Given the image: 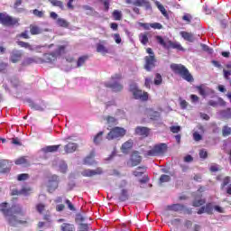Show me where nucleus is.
Listing matches in <instances>:
<instances>
[{
    "instance_id": "obj_1",
    "label": "nucleus",
    "mask_w": 231,
    "mask_h": 231,
    "mask_svg": "<svg viewBox=\"0 0 231 231\" xmlns=\"http://www.w3.org/2000/svg\"><path fill=\"white\" fill-rule=\"evenodd\" d=\"M0 212H2L10 226L28 225L30 221V217H28L20 219L17 217V216H24V209H23V206L19 204H15L11 208H8V203L3 202L0 204Z\"/></svg>"
},
{
    "instance_id": "obj_2",
    "label": "nucleus",
    "mask_w": 231,
    "mask_h": 231,
    "mask_svg": "<svg viewBox=\"0 0 231 231\" xmlns=\"http://www.w3.org/2000/svg\"><path fill=\"white\" fill-rule=\"evenodd\" d=\"M171 69L175 73V75H180L183 80L186 82H192L194 80V77L189 71V69L181 64L173 63L171 65Z\"/></svg>"
},
{
    "instance_id": "obj_3",
    "label": "nucleus",
    "mask_w": 231,
    "mask_h": 231,
    "mask_svg": "<svg viewBox=\"0 0 231 231\" xmlns=\"http://www.w3.org/2000/svg\"><path fill=\"white\" fill-rule=\"evenodd\" d=\"M21 20L17 17H14L8 14L6 12L0 13V24L2 26H7L8 28H14V26H19Z\"/></svg>"
},
{
    "instance_id": "obj_4",
    "label": "nucleus",
    "mask_w": 231,
    "mask_h": 231,
    "mask_svg": "<svg viewBox=\"0 0 231 231\" xmlns=\"http://www.w3.org/2000/svg\"><path fill=\"white\" fill-rule=\"evenodd\" d=\"M157 42L163 46L166 50H178V51H185V49L181 46V44L178 42L167 41L163 40V37L157 35L155 37Z\"/></svg>"
},
{
    "instance_id": "obj_5",
    "label": "nucleus",
    "mask_w": 231,
    "mask_h": 231,
    "mask_svg": "<svg viewBox=\"0 0 231 231\" xmlns=\"http://www.w3.org/2000/svg\"><path fill=\"white\" fill-rule=\"evenodd\" d=\"M130 91L135 100H142V102L149 100V93L142 91L136 85L130 86Z\"/></svg>"
},
{
    "instance_id": "obj_6",
    "label": "nucleus",
    "mask_w": 231,
    "mask_h": 231,
    "mask_svg": "<svg viewBox=\"0 0 231 231\" xmlns=\"http://www.w3.org/2000/svg\"><path fill=\"white\" fill-rule=\"evenodd\" d=\"M126 131L123 127L116 126L106 134V140H116L125 136Z\"/></svg>"
},
{
    "instance_id": "obj_7",
    "label": "nucleus",
    "mask_w": 231,
    "mask_h": 231,
    "mask_svg": "<svg viewBox=\"0 0 231 231\" xmlns=\"http://www.w3.org/2000/svg\"><path fill=\"white\" fill-rule=\"evenodd\" d=\"M156 56H145L143 68L146 71H152L156 68Z\"/></svg>"
},
{
    "instance_id": "obj_8",
    "label": "nucleus",
    "mask_w": 231,
    "mask_h": 231,
    "mask_svg": "<svg viewBox=\"0 0 231 231\" xmlns=\"http://www.w3.org/2000/svg\"><path fill=\"white\" fill-rule=\"evenodd\" d=\"M104 174V169L97 167L95 170L86 169L81 172V176L84 178H93V176H102Z\"/></svg>"
},
{
    "instance_id": "obj_9",
    "label": "nucleus",
    "mask_w": 231,
    "mask_h": 231,
    "mask_svg": "<svg viewBox=\"0 0 231 231\" xmlns=\"http://www.w3.org/2000/svg\"><path fill=\"white\" fill-rule=\"evenodd\" d=\"M23 59V51L19 50H13L10 54V61L13 62V64H17Z\"/></svg>"
},
{
    "instance_id": "obj_10",
    "label": "nucleus",
    "mask_w": 231,
    "mask_h": 231,
    "mask_svg": "<svg viewBox=\"0 0 231 231\" xmlns=\"http://www.w3.org/2000/svg\"><path fill=\"white\" fill-rule=\"evenodd\" d=\"M150 133H151V129L145 126H137L135 128V134H137L138 136H143V138H147Z\"/></svg>"
},
{
    "instance_id": "obj_11",
    "label": "nucleus",
    "mask_w": 231,
    "mask_h": 231,
    "mask_svg": "<svg viewBox=\"0 0 231 231\" xmlns=\"http://www.w3.org/2000/svg\"><path fill=\"white\" fill-rule=\"evenodd\" d=\"M131 163L132 167H136L137 165H140L142 163V156H140V153L138 152H134L131 156Z\"/></svg>"
},
{
    "instance_id": "obj_12",
    "label": "nucleus",
    "mask_w": 231,
    "mask_h": 231,
    "mask_svg": "<svg viewBox=\"0 0 231 231\" xmlns=\"http://www.w3.org/2000/svg\"><path fill=\"white\" fill-rule=\"evenodd\" d=\"M77 149H79V144L77 143H68L64 146L65 154H71V153L75 152V151H77Z\"/></svg>"
},
{
    "instance_id": "obj_13",
    "label": "nucleus",
    "mask_w": 231,
    "mask_h": 231,
    "mask_svg": "<svg viewBox=\"0 0 231 231\" xmlns=\"http://www.w3.org/2000/svg\"><path fill=\"white\" fill-rule=\"evenodd\" d=\"M106 88H110V89H112V91H115L116 93H118L120 91H122V89H124V85L120 84V83H106Z\"/></svg>"
},
{
    "instance_id": "obj_14",
    "label": "nucleus",
    "mask_w": 231,
    "mask_h": 231,
    "mask_svg": "<svg viewBox=\"0 0 231 231\" xmlns=\"http://www.w3.org/2000/svg\"><path fill=\"white\" fill-rule=\"evenodd\" d=\"M56 180H50L49 185H48V191L49 192H55L57 189H59V181L57 180L59 179L58 176L53 177Z\"/></svg>"
},
{
    "instance_id": "obj_15",
    "label": "nucleus",
    "mask_w": 231,
    "mask_h": 231,
    "mask_svg": "<svg viewBox=\"0 0 231 231\" xmlns=\"http://www.w3.org/2000/svg\"><path fill=\"white\" fill-rule=\"evenodd\" d=\"M54 60H57V56L55 52L45 53L41 60L42 62H53Z\"/></svg>"
},
{
    "instance_id": "obj_16",
    "label": "nucleus",
    "mask_w": 231,
    "mask_h": 231,
    "mask_svg": "<svg viewBox=\"0 0 231 231\" xmlns=\"http://www.w3.org/2000/svg\"><path fill=\"white\" fill-rule=\"evenodd\" d=\"M180 35L184 41H187L188 42H194L196 41V38L194 37V33L188 32L185 31L180 32Z\"/></svg>"
},
{
    "instance_id": "obj_17",
    "label": "nucleus",
    "mask_w": 231,
    "mask_h": 231,
    "mask_svg": "<svg viewBox=\"0 0 231 231\" xmlns=\"http://www.w3.org/2000/svg\"><path fill=\"white\" fill-rule=\"evenodd\" d=\"M10 171V167H8V160L0 161V174H6Z\"/></svg>"
},
{
    "instance_id": "obj_18",
    "label": "nucleus",
    "mask_w": 231,
    "mask_h": 231,
    "mask_svg": "<svg viewBox=\"0 0 231 231\" xmlns=\"http://www.w3.org/2000/svg\"><path fill=\"white\" fill-rule=\"evenodd\" d=\"M95 158V151L90 152V153L84 159L85 165H95L97 162L94 160Z\"/></svg>"
},
{
    "instance_id": "obj_19",
    "label": "nucleus",
    "mask_w": 231,
    "mask_h": 231,
    "mask_svg": "<svg viewBox=\"0 0 231 231\" xmlns=\"http://www.w3.org/2000/svg\"><path fill=\"white\" fill-rule=\"evenodd\" d=\"M153 148L155 149V152L157 153V156L160 154H165V152H167L166 143L156 144Z\"/></svg>"
},
{
    "instance_id": "obj_20",
    "label": "nucleus",
    "mask_w": 231,
    "mask_h": 231,
    "mask_svg": "<svg viewBox=\"0 0 231 231\" xmlns=\"http://www.w3.org/2000/svg\"><path fill=\"white\" fill-rule=\"evenodd\" d=\"M134 6H145L149 10L151 8V3L149 0H135L133 2Z\"/></svg>"
},
{
    "instance_id": "obj_21",
    "label": "nucleus",
    "mask_w": 231,
    "mask_h": 231,
    "mask_svg": "<svg viewBox=\"0 0 231 231\" xmlns=\"http://www.w3.org/2000/svg\"><path fill=\"white\" fill-rule=\"evenodd\" d=\"M169 210H172L173 212H183L185 210V205L182 204H172L168 206Z\"/></svg>"
},
{
    "instance_id": "obj_22",
    "label": "nucleus",
    "mask_w": 231,
    "mask_h": 231,
    "mask_svg": "<svg viewBox=\"0 0 231 231\" xmlns=\"http://www.w3.org/2000/svg\"><path fill=\"white\" fill-rule=\"evenodd\" d=\"M29 106L32 109H34L35 111H44V109H46V103H44V101H42L41 105L31 102Z\"/></svg>"
},
{
    "instance_id": "obj_23",
    "label": "nucleus",
    "mask_w": 231,
    "mask_h": 231,
    "mask_svg": "<svg viewBox=\"0 0 231 231\" xmlns=\"http://www.w3.org/2000/svg\"><path fill=\"white\" fill-rule=\"evenodd\" d=\"M15 165H24V167H29L30 162L26 159V156H22L14 161Z\"/></svg>"
},
{
    "instance_id": "obj_24",
    "label": "nucleus",
    "mask_w": 231,
    "mask_h": 231,
    "mask_svg": "<svg viewBox=\"0 0 231 231\" xmlns=\"http://www.w3.org/2000/svg\"><path fill=\"white\" fill-rule=\"evenodd\" d=\"M68 48V44L66 45H59L57 50L54 51L56 57H60V55L66 54V49Z\"/></svg>"
},
{
    "instance_id": "obj_25",
    "label": "nucleus",
    "mask_w": 231,
    "mask_h": 231,
    "mask_svg": "<svg viewBox=\"0 0 231 231\" xmlns=\"http://www.w3.org/2000/svg\"><path fill=\"white\" fill-rule=\"evenodd\" d=\"M97 53H101V55H107V53H109V49L105 47V45L102 43H97Z\"/></svg>"
},
{
    "instance_id": "obj_26",
    "label": "nucleus",
    "mask_w": 231,
    "mask_h": 231,
    "mask_svg": "<svg viewBox=\"0 0 231 231\" xmlns=\"http://www.w3.org/2000/svg\"><path fill=\"white\" fill-rule=\"evenodd\" d=\"M89 60V55H83L80 56L77 60V68H82L84 64H86V61Z\"/></svg>"
},
{
    "instance_id": "obj_27",
    "label": "nucleus",
    "mask_w": 231,
    "mask_h": 231,
    "mask_svg": "<svg viewBox=\"0 0 231 231\" xmlns=\"http://www.w3.org/2000/svg\"><path fill=\"white\" fill-rule=\"evenodd\" d=\"M60 149V144L49 145L42 149L43 152H57Z\"/></svg>"
},
{
    "instance_id": "obj_28",
    "label": "nucleus",
    "mask_w": 231,
    "mask_h": 231,
    "mask_svg": "<svg viewBox=\"0 0 231 231\" xmlns=\"http://www.w3.org/2000/svg\"><path fill=\"white\" fill-rule=\"evenodd\" d=\"M105 120L106 121L108 127H113L118 125V120L111 116H106Z\"/></svg>"
},
{
    "instance_id": "obj_29",
    "label": "nucleus",
    "mask_w": 231,
    "mask_h": 231,
    "mask_svg": "<svg viewBox=\"0 0 231 231\" xmlns=\"http://www.w3.org/2000/svg\"><path fill=\"white\" fill-rule=\"evenodd\" d=\"M119 201H127L129 199V193L126 189H123L118 196Z\"/></svg>"
},
{
    "instance_id": "obj_30",
    "label": "nucleus",
    "mask_w": 231,
    "mask_h": 231,
    "mask_svg": "<svg viewBox=\"0 0 231 231\" xmlns=\"http://www.w3.org/2000/svg\"><path fill=\"white\" fill-rule=\"evenodd\" d=\"M123 152H127L130 149H133V140L126 141L121 147Z\"/></svg>"
},
{
    "instance_id": "obj_31",
    "label": "nucleus",
    "mask_w": 231,
    "mask_h": 231,
    "mask_svg": "<svg viewBox=\"0 0 231 231\" xmlns=\"http://www.w3.org/2000/svg\"><path fill=\"white\" fill-rule=\"evenodd\" d=\"M42 32V31H41V28L37 25H33L31 24L30 25V33L31 35H39Z\"/></svg>"
},
{
    "instance_id": "obj_32",
    "label": "nucleus",
    "mask_w": 231,
    "mask_h": 231,
    "mask_svg": "<svg viewBox=\"0 0 231 231\" xmlns=\"http://www.w3.org/2000/svg\"><path fill=\"white\" fill-rule=\"evenodd\" d=\"M21 5H23V0H15L14 4V9L15 12H17V14H23V12L25 10L24 8H19Z\"/></svg>"
},
{
    "instance_id": "obj_33",
    "label": "nucleus",
    "mask_w": 231,
    "mask_h": 231,
    "mask_svg": "<svg viewBox=\"0 0 231 231\" xmlns=\"http://www.w3.org/2000/svg\"><path fill=\"white\" fill-rule=\"evenodd\" d=\"M56 23L60 28H69V22H67L64 18H58Z\"/></svg>"
},
{
    "instance_id": "obj_34",
    "label": "nucleus",
    "mask_w": 231,
    "mask_h": 231,
    "mask_svg": "<svg viewBox=\"0 0 231 231\" xmlns=\"http://www.w3.org/2000/svg\"><path fill=\"white\" fill-rule=\"evenodd\" d=\"M60 228L61 231H75V225L69 223H63Z\"/></svg>"
},
{
    "instance_id": "obj_35",
    "label": "nucleus",
    "mask_w": 231,
    "mask_h": 231,
    "mask_svg": "<svg viewBox=\"0 0 231 231\" xmlns=\"http://www.w3.org/2000/svg\"><path fill=\"white\" fill-rule=\"evenodd\" d=\"M49 3H51L52 6H57L60 10H64V2L60 0H49Z\"/></svg>"
},
{
    "instance_id": "obj_36",
    "label": "nucleus",
    "mask_w": 231,
    "mask_h": 231,
    "mask_svg": "<svg viewBox=\"0 0 231 231\" xmlns=\"http://www.w3.org/2000/svg\"><path fill=\"white\" fill-rule=\"evenodd\" d=\"M16 44L18 46H20V48H24L25 50H30L31 51H32V50H33V47H32V44H30V42L18 41V42H16Z\"/></svg>"
},
{
    "instance_id": "obj_37",
    "label": "nucleus",
    "mask_w": 231,
    "mask_h": 231,
    "mask_svg": "<svg viewBox=\"0 0 231 231\" xmlns=\"http://www.w3.org/2000/svg\"><path fill=\"white\" fill-rule=\"evenodd\" d=\"M102 136H104V132H102V131L97 133V134L95 135V137L93 139V143H95V145H99V143L103 140Z\"/></svg>"
},
{
    "instance_id": "obj_38",
    "label": "nucleus",
    "mask_w": 231,
    "mask_h": 231,
    "mask_svg": "<svg viewBox=\"0 0 231 231\" xmlns=\"http://www.w3.org/2000/svg\"><path fill=\"white\" fill-rule=\"evenodd\" d=\"M32 190V189L30 186H23V188L20 189V193L22 196H30Z\"/></svg>"
},
{
    "instance_id": "obj_39",
    "label": "nucleus",
    "mask_w": 231,
    "mask_h": 231,
    "mask_svg": "<svg viewBox=\"0 0 231 231\" xmlns=\"http://www.w3.org/2000/svg\"><path fill=\"white\" fill-rule=\"evenodd\" d=\"M112 17L114 21H122V11L114 10L112 13Z\"/></svg>"
},
{
    "instance_id": "obj_40",
    "label": "nucleus",
    "mask_w": 231,
    "mask_h": 231,
    "mask_svg": "<svg viewBox=\"0 0 231 231\" xmlns=\"http://www.w3.org/2000/svg\"><path fill=\"white\" fill-rule=\"evenodd\" d=\"M163 82V79L162 78V75L160 73L155 74V79L153 80V84L155 86H160Z\"/></svg>"
},
{
    "instance_id": "obj_41",
    "label": "nucleus",
    "mask_w": 231,
    "mask_h": 231,
    "mask_svg": "<svg viewBox=\"0 0 231 231\" xmlns=\"http://www.w3.org/2000/svg\"><path fill=\"white\" fill-rule=\"evenodd\" d=\"M140 42H142L144 46L149 42V37H147V33H141L139 35Z\"/></svg>"
},
{
    "instance_id": "obj_42",
    "label": "nucleus",
    "mask_w": 231,
    "mask_h": 231,
    "mask_svg": "<svg viewBox=\"0 0 231 231\" xmlns=\"http://www.w3.org/2000/svg\"><path fill=\"white\" fill-rule=\"evenodd\" d=\"M205 203H207V200L205 199H200L198 200H194L192 202V206L198 208V207H201V206L205 205Z\"/></svg>"
},
{
    "instance_id": "obj_43",
    "label": "nucleus",
    "mask_w": 231,
    "mask_h": 231,
    "mask_svg": "<svg viewBox=\"0 0 231 231\" xmlns=\"http://www.w3.org/2000/svg\"><path fill=\"white\" fill-rule=\"evenodd\" d=\"M231 134V127H229L228 125H225L222 128V135L223 136H230Z\"/></svg>"
},
{
    "instance_id": "obj_44",
    "label": "nucleus",
    "mask_w": 231,
    "mask_h": 231,
    "mask_svg": "<svg viewBox=\"0 0 231 231\" xmlns=\"http://www.w3.org/2000/svg\"><path fill=\"white\" fill-rule=\"evenodd\" d=\"M226 185H230V177L226 176L223 179V182L220 185L221 190L225 189Z\"/></svg>"
},
{
    "instance_id": "obj_45",
    "label": "nucleus",
    "mask_w": 231,
    "mask_h": 231,
    "mask_svg": "<svg viewBox=\"0 0 231 231\" xmlns=\"http://www.w3.org/2000/svg\"><path fill=\"white\" fill-rule=\"evenodd\" d=\"M205 209H206V214H209V215L214 214V206H212V203L206 204Z\"/></svg>"
},
{
    "instance_id": "obj_46",
    "label": "nucleus",
    "mask_w": 231,
    "mask_h": 231,
    "mask_svg": "<svg viewBox=\"0 0 231 231\" xmlns=\"http://www.w3.org/2000/svg\"><path fill=\"white\" fill-rule=\"evenodd\" d=\"M182 21H185L187 24H190V23H192V14H184L182 16Z\"/></svg>"
},
{
    "instance_id": "obj_47",
    "label": "nucleus",
    "mask_w": 231,
    "mask_h": 231,
    "mask_svg": "<svg viewBox=\"0 0 231 231\" xmlns=\"http://www.w3.org/2000/svg\"><path fill=\"white\" fill-rule=\"evenodd\" d=\"M159 181L160 183H168V181H171V176L162 174L161 175Z\"/></svg>"
},
{
    "instance_id": "obj_48",
    "label": "nucleus",
    "mask_w": 231,
    "mask_h": 231,
    "mask_svg": "<svg viewBox=\"0 0 231 231\" xmlns=\"http://www.w3.org/2000/svg\"><path fill=\"white\" fill-rule=\"evenodd\" d=\"M16 39H30V34H28V31H24L17 34Z\"/></svg>"
},
{
    "instance_id": "obj_49",
    "label": "nucleus",
    "mask_w": 231,
    "mask_h": 231,
    "mask_svg": "<svg viewBox=\"0 0 231 231\" xmlns=\"http://www.w3.org/2000/svg\"><path fill=\"white\" fill-rule=\"evenodd\" d=\"M30 178V175L28 173H22L17 176L18 181H26Z\"/></svg>"
},
{
    "instance_id": "obj_50",
    "label": "nucleus",
    "mask_w": 231,
    "mask_h": 231,
    "mask_svg": "<svg viewBox=\"0 0 231 231\" xmlns=\"http://www.w3.org/2000/svg\"><path fill=\"white\" fill-rule=\"evenodd\" d=\"M157 8L160 10V12L162 14V15H164V17H167L169 15L167 14V10L165 9V7L162 5L157 4Z\"/></svg>"
},
{
    "instance_id": "obj_51",
    "label": "nucleus",
    "mask_w": 231,
    "mask_h": 231,
    "mask_svg": "<svg viewBox=\"0 0 231 231\" xmlns=\"http://www.w3.org/2000/svg\"><path fill=\"white\" fill-rule=\"evenodd\" d=\"M32 14L33 15H35V17H39L40 19L44 17V12L39 11L38 9L32 10Z\"/></svg>"
},
{
    "instance_id": "obj_52",
    "label": "nucleus",
    "mask_w": 231,
    "mask_h": 231,
    "mask_svg": "<svg viewBox=\"0 0 231 231\" xmlns=\"http://www.w3.org/2000/svg\"><path fill=\"white\" fill-rule=\"evenodd\" d=\"M145 158H149V156H158V153H156V150L153 147V149L146 152V153H144Z\"/></svg>"
},
{
    "instance_id": "obj_53",
    "label": "nucleus",
    "mask_w": 231,
    "mask_h": 231,
    "mask_svg": "<svg viewBox=\"0 0 231 231\" xmlns=\"http://www.w3.org/2000/svg\"><path fill=\"white\" fill-rule=\"evenodd\" d=\"M199 158H202V160H207V158H208V152L205 149L200 150Z\"/></svg>"
},
{
    "instance_id": "obj_54",
    "label": "nucleus",
    "mask_w": 231,
    "mask_h": 231,
    "mask_svg": "<svg viewBox=\"0 0 231 231\" xmlns=\"http://www.w3.org/2000/svg\"><path fill=\"white\" fill-rule=\"evenodd\" d=\"M44 208H46V206L42 203H40L36 206V210L39 212V214H42V212H44Z\"/></svg>"
},
{
    "instance_id": "obj_55",
    "label": "nucleus",
    "mask_w": 231,
    "mask_h": 231,
    "mask_svg": "<svg viewBox=\"0 0 231 231\" xmlns=\"http://www.w3.org/2000/svg\"><path fill=\"white\" fill-rule=\"evenodd\" d=\"M200 46H201L203 51H207L208 53L214 52V51L212 49H210V47H208V45H207V44L201 43Z\"/></svg>"
},
{
    "instance_id": "obj_56",
    "label": "nucleus",
    "mask_w": 231,
    "mask_h": 231,
    "mask_svg": "<svg viewBox=\"0 0 231 231\" xmlns=\"http://www.w3.org/2000/svg\"><path fill=\"white\" fill-rule=\"evenodd\" d=\"M150 26L151 28H153V30H162V28H163V25L160 23H150Z\"/></svg>"
},
{
    "instance_id": "obj_57",
    "label": "nucleus",
    "mask_w": 231,
    "mask_h": 231,
    "mask_svg": "<svg viewBox=\"0 0 231 231\" xmlns=\"http://www.w3.org/2000/svg\"><path fill=\"white\" fill-rule=\"evenodd\" d=\"M60 171H61L62 174H66V172H68V164L64 162L60 164Z\"/></svg>"
},
{
    "instance_id": "obj_58",
    "label": "nucleus",
    "mask_w": 231,
    "mask_h": 231,
    "mask_svg": "<svg viewBox=\"0 0 231 231\" xmlns=\"http://www.w3.org/2000/svg\"><path fill=\"white\" fill-rule=\"evenodd\" d=\"M170 131H171L174 134H178L179 132L181 131V126H175L172 125L170 127Z\"/></svg>"
},
{
    "instance_id": "obj_59",
    "label": "nucleus",
    "mask_w": 231,
    "mask_h": 231,
    "mask_svg": "<svg viewBox=\"0 0 231 231\" xmlns=\"http://www.w3.org/2000/svg\"><path fill=\"white\" fill-rule=\"evenodd\" d=\"M199 95H201V97H205V95H207V92L205 91V88H203V86H197L196 87Z\"/></svg>"
},
{
    "instance_id": "obj_60",
    "label": "nucleus",
    "mask_w": 231,
    "mask_h": 231,
    "mask_svg": "<svg viewBox=\"0 0 231 231\" xmlns=\"http://www.w3.org/2000/svg\"><path fill=\"white\" fill-rule=\"evenodd\" d=\"M8 68V63L0 62V73H3V71H6V69Z\"/></svg>"
},
{
    "instance_id": "obj_61",
    "label": "nucleus",
    "mask_w": 231,
    "mask_h": 231,
    "mask_svg": "<svg viewBox=\"0 0 231 231\" xmlns=\"http://www.w3.org/2000/svg\"><path fill=\"white\" fill-rule=\"evenodd\" d=\"M79 231H89V225L88 224H80Z\"/></svg>"
},
{
    "instance_id": "obj_62",
    "label": "nucleus",
    "mask_w": 231,
    "mask_h": 231,
    "mask_svg": "<svg viewBox=\"0 0 231 231\" xmlns=\"http://www.w3.org/2000/svg\"><path fill=\"white\" fill-rule=\"evenodd\" d=\"M151 84H152V79L150 78H146L144 81L145 88H148V89H151Z\"/></svg>"
},
{
    "instance_id": "obj_63",
    "label": "nucleus",
    "mask_w": 231,
    "mask_h": 231,
    "mask_svg": "<svg viewBox=\"0 0 231 231\" xmlns=\"http://www.w3.org/2000/svg\"><path fill=\"white\" fill-rule=\"evenodd\" d=\"M180 106L181 109H185L189 106V103L185 99H180Z\"/></svg>"
},
{
    "instance_id": "obj_64",
    "label": "nucleus",
    "mask_w": 231,
    "mask_h": 231,
    "mask_svg": "<svg viewBox=\"0 0 231 231\" xmlns=\"http://www.w3.org/2000/svg\"><path fill=\"white\" fill-rule=\"evenodd\" d=\"M33 62H37L35 58H27L24 60V64H33Z\"/></svg>"
}]
</instances>
